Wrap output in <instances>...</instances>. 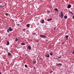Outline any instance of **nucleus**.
Instances as JSON below:
<instances>
[{
	"label": "nucleus",
	"instance_id": "nucleus-23",
	"mask_svg": "<svg viewBox=\"0 0 74 74\" xmlns=\"http://www.w3.org/2000/svg\"><path fill=\"white\" fill-rule=\"evenodd\" d=\"M37 26H39V23H37Z\"/></svg>",
	"mask_w": 74,
	"mask_h": 74
},
{
	"label": "nucleus",
	"instance_id": "nucleus-4",
	"mask_svg": "<svg viewBox=\"0 0 74 74\" xmlns=\"http://www.w3.org/2000/svg\"><path fill=\"white\" fill-rule=\"evenodd\" d=\"M45 56L47 58H49V54H46L45 55Z\"/></svg>",
	"mask_w": 74,
	"mask_h": 74
},
{
	"label": "nucleus",
	"instance_id": "nucleus-37",
	"mask_svg": "<svg viewBox=\"0 0 74 74\" xmlns=\"http://www.w3.org/2000/svg\"><path fill=\"white\" fill-rule=\"evenodd\" d=\"M64 18H65V16H64Z\"/></svg>",
	"mask_w": 74,
	"mask_h": 74
},
{
	"label": "nucleus",
	"instance_id": "nucleus-10",
	"mask_svg": "<svg viewBox=\"0 0 74 74\" xmlns=\"http://www.w3.org/2000/svg\"><path fill=\"white\" fill-rule=\"evenodd\" d=\"M54 10L55 11H57V12H58V11H59V10H58V9L56 8L54 9Z\"/></svg>",
	"mask_w": 74,
	"mask_h": 74
},
{
	"label": "nucleus",
	"instance_id": "nucleus-15",
	"mask_svg": "<svg viewBox=\"0 0 74 74\" xmlns=\"http://www.w3.org/2000/svg\"><path fill=\"white\" fill-rule=\"evenodd\" d=\"M28 48L29 50H30L31 49V47H30V46H28Z\"/></svg>",
	"mask_w": 74,
	"mask_h": 74
},
{
	"label": "nucleus",
	"instance_id": "nucleus-3",
	"mask_svg": "<svg viewBox=\"0 0 74 74\" xmlns=\"http://www.w3.org/2000/svg\"><path fill=\"white\" fill-rule=\"evenodd\" d=\"M63 12H61V13L60 16L62 18L63 17Z\"/></svg>",
	"mask_w": 74,
	"mask_h": 74
},
{
	"label": "nucleus",
	"instance_id": "nucleus-28",
	"mask_svg": "<svg viewBox=\"0 0 74 74\" xmlns=\"http://www.w3.org/2000/svg\"><path fill=\"white\" fill-rule=\"evenodd\" d=\"M54 30H56V27H54Z\"/></svg>",
	"mask_w": 74,
	"mask_h": 74
},
{
	"label": "nucleus",
	"instance_id": "nucleus-24",
	"mask_svg": "<svg viewBox=\"0 0 74 74\" xmlns=\"http://www.w3.org/2000/svg\"><path fill=\"white\" fill-rule=\"evenodd\" d=\"M61 58V56H60L58 58V59H60V58Z\"/></svg>",
	"mask_w": 74,
	"mask_h": 74
},
{
	"label": "nucleus",
	"instance_id": "nucleus-33",
	"mask_svg": "<svg viewBox=\"0 0 74 74\" xmlns=\"http://www.w3.org/2000/svg\"><path fill=\"white\" fill-rule=\"evenodd\" d=\"M2 7V6L1 5H0V7Z\"/></svg>",
	"mask_w": 74,
	"mask_h": 74
},
{
	"label": "nucleus",
	"instance_id": "nucleus-9",
	"mask_svg": "<svg viewBox=\"0 0 74 74\" xmlns=\"http://www.w3.org/2000/svg\"><path fill=\"white\" fill-rule=\"evenodd\" d=\"M26 26L27 27H30V24H28Z\"/></svg>",
	"mask_w": 74,
	"mask_h": 74
},
{
	"label": "nucleus",
	"instance_id": "nucleus-16",
	"mask_svg": "<svg viewBox=\"0 0 74 74\" xmlns=\"http://www.w3.org/2000/svg\"><path fill=\"white\" fill-rule=\"evenodd\" d=\"M21 45H25V43H21Z\"/></svg>",
	"mask_w": 74,
	"mask_h": 74
},
{
	"label": "nucleus",
	"instance_id": "nucleus-30",
	"mask_svg": "<svg viewBox=\"0 0 74 74\" xmlns=\"http://www.w3.org/2000/svg\"><path fill=\"white\" fill-rule=\"evenodd\" d=\"M72 53L74 54V50H73V51Z\"/></svg>",
	"mask_w": 74,
	"mask_h": 74
},
{
	"label": "nucleus",
	"instance_id": "nucleus-2",
	"mask_svg": "<svg viewBox=\"0 0 74 74\" xmlns=\"http://www.w3.org/2000/svg\"><path fill=\"white\" fill-rule=\"evenodd\" d=\"M40 37H41L42 38H46V36L44 35H40Z\"/></svg>",
	"mask_w": 74,
	"mask_h": 74
},
{
	"label": "nucleus",
	"instance_id": "nucleus-27",
	"mask_svg": "<svg viewBox=\"0 0 74 74\" xmlns=\"http://www.w3.org/2000/svg\"><path fill=\"white\" fill-rule=\"evenodd\" d=\"M48 39H46V41L48 42Z\"/></svg>",
	"mask_w": 74,
	"mask_h": 74
},
{
	"label": "nucleus",
	"instance_id": "nucleus-35",
	"mask_svg": "<svg viewBox=\"0 0 74 74\" xmlns=\"http://www.w3.org/2000/svg\"><path fill=\"white\" fill-rule=\"evenodd\" d=\"M52 71H51V73H52Z\"/></svg>",
	"mask_w": 74,
	"mask_h": 74
},
{
	"label": "nucleus",
	"instance_id": "nucleus-31",
	"mask_svg": "<svg viewBox=\"0 0 74 74\" xmlns=\"http://www.w3.org/2000/svg\"><path fill=\"white\" fill-rule=\"evenodd\" d=\"M11 20H12V21H13V22L14 21V20H12V19H11Z\"/></svg>",
	"mask_w": 74,
	"mask_h": 74
},
{
	"label": "nucleus",
	"instance_id": "nucleus-38",
	"mask_svg": "<svg viewBox=\"0 0 74 74\" xmlns=\"http://www.w3.org/2000/svg\"><path fill=\"white\" fill-rule=\"evenodd\" d=\"M0 39H1V37H0Z\"/></svg>",
	"mask_w": 74,
	"mask_h": 74
},
{
	"label": "nucleus",
	"instance_id": "nucleus-29",
	"mask_svg": "<svg viewBox=\"0 0 74 74\" xmlns=\"http://www.w3.org/2000/svg\"><path fill=\"white\" fill-rule=\"evenodd\" d=\"M72 18H73V19H74V15L73 16Z\"/></svg>",
	"mask_w": 74,
	"mask_h": 74
},
{
	"label": "nucleus",
	"instance_id": "nucleus-25",
	"mask_svg": "<svg viewBox=\"0 0 74 74\" xmlns=\"http://www.w3.org/2000/svg\"><path fill=\"white\" fill-rule=\"evenodd\" d=\"M36 33H33V35H36Z\"/></svg>",
	"mask_w": 74,
	"mask_h": 74
},
{
	"label": "nucleus",
	"instance_id": "nucleus-34",
	"mask_svg": "<svg viewBox=\"0 0 74 74\" xmlns=\"http://www.w3.org/2000/svg\"><path fill=\"white\" fill-rule=\"evenodd\" d=\"M17 25H19V24H17Z\"/></svg>",
	"mask_w": 74,
	"mask_h": 74
},
{
	"label": "nucleus",
	"instance_id": "nucleus-11",
	"mask_svg": "<svg viewBox=\"0 0 74 74\" xmlns=\"http://www.w3.org/2000/svg\"><path fill=\"white\" fill-rule=\"evenodd\" d=\"M7 41V45H8L10 44V42H9L8 41Z\"/></svg>",
	"mask_w": 74,
	"mask_h": 74
},
{
	"label": "nucleus",
	"instance_id": "nucleus-20",
	"mask_svg": "<svg viewBox=\"0 0 74 74\" xmlns=\"http://www.w3.org/2000/svg\"><path fill=\"white\" fill-rule=\"evenodd\" d=\"M52 55H53V54L52 53H50V55H51V56H52Z\"/></svg>",
	"mask_w": 74,
	"mask_h": 74
},
{
	"label": "nucleus",
	"instance_id": "nucleus-8",
	"mask_svg": "<svg viewBox=\"0 0 74 74\" xmlns=\"http://www.w3.org/2000/svg\"><path fill=\"white\" fill-rule=\"evenodd\" d=\"M51 20H52V18H51L50 19H48L47 20V21H51Z\"/></svg>",
	"mask_w": 74,
	"mask_h": 74
},
{
	"label": "nucleus",
	"instance_id": "nucleus-14",
	"mask_svg": "<svg viewBox=\"0 0 74 74\" xmlns=\"http://www.w3.org/2000/svg\"><path fill=\"white\" fill-rule=\"evenodd\" d=\"M59 65H60V66H62V64H61V63H59L58 64H57V66H58Z\"/></svg>",
	"mask_w": 74,
	"mask_h": 74
},
{
	"label": "nucleus",
	"instance_id": "nucleus-32",
	"mask_svg": "<svg viewBox=\"0 0 74 74\" xmlns=\"http://www.w3.org/2000/svg\"><path fill=\"white\" fill-rule=\"evenodd\" d=\"M34 69H36V67H34Z\"/></svg>",
	"mask_w": 74,
	"mask_h": 74
},
{
	"label": "nucleus",
	"instance_id": "nucleus-21",
	"mask_svg": "<svg viewBox=\"0 0 74 74\" xmlns=\"http://www.w3.org/2000/svg\"><path fill=\"white\" fill-rule=\"evenodd\" d=\"M36 62H36V61H35L34 62V64H36Z\"/></svg>",
	"mask_w": 74,
	"mask_h": 74
},
{
	"label": "nucleus",
	"instance_id": "nucleus-22",
	"mask_svg": "<svg viewBox=\"0 0 74 74\" xmlns=\"http://www.w3.org/2000/svg\"><path fill=\"white\" fill-rule=\"evenodd\" d=\"M25 67H27V65L26 64L25 65Z\"/></svg>",
	"mask_w": 74,
	"mask_h": 74
},
{
	"label": "nucleus",
	"instance_id": "nucleus-13",
	"mask_svg": "<svg viewBox=\"0 0 74 74\" xmlns=\"http://www.w3.org/2000/svg\"><path fill=\"white\" fill-rule=\"evenodd\" d=\"M42 22H41L42 23H44V20H42Z\"/></svg>",
	"mask_w": 74,
	"mask_h": 74
},
{
	"label": "nucleus",
	"instance_id": "nucleus-7",
	"mask_svg": "<svg viewBox=\"0 0 74 74\" xmlns=\"http://www.w3.org/2000/svg\"><path fill=\"white\" fill-rule=\"evenodd\" d=\"M18 40H19V38H18V37L16 38V40H15V41H18Z\"/></svg>",
	"mask_w": 74,
	"mask_h": 74
},
{
	"label": "nucleus",
	"instance_id": "nucleus-36",
	"mask_svg": "<svg viewBox=\"0 0 74 74\" xmlns=\"http://www.w3.org/2000/svg\"><path fill=\"white\" fill-rule=\"evenodd\" d=\"M0 74H1V72H0Z\"/></svg>",
	"mask_w": 74,
	"mask_h": 74
},
{
	"label": "nucleus",
	"instance_id": "nucleus-6",
	"mask_svg": "<svg viewBox=\"0 0 74 74\" xmlns=\"http://www.w3.org/2000/svg\"><path fill=\"white\" fill-rule=\"evenodd\" d=\"M65 37L66 38V40H68V38H69V35H66Z\"/></svg>",
	"mask_w": 74,
	"mask_h": 74
},
{
	"label": "nucleus",
	"instance_id": "nucleus-12",
	"mask_svg": "<svg viewBox=\"0 0 74 74\" xmlns=\"http://www.w3.org/2000/svg\"><path fill=\"white\" fill-rule=\"evenodd\" d=\"M8 56H11V53H10V52H8Z\"/></svg>",
	"mask_w": 74,
	"mask_h": 74
},
{
	"label": "nucleus",
	"instance_id": "nucleus-26",
	"mask_svg": "<svg viewBox=\"0 0 74 74\" xmlns=\"http://www.w3.org/2000/svg\"><path fill=\"white\" fill-rule=\"evenodd\" d=\"M62 44H64V42H62Z\"/></svg>",
	"mask_w": 74,
	"mask_h": 74
},
{
	"label": "nucleus",
	"instance_id": "nucleus-19",
	"mask_svg": "<svg viewBox=\"0 0 74 74\" xmlns=\"http://www.w3.org/2000/svg\"><path fill=\"white\" fill-rule=\"evenodd\" d=\"M67 16H65V19H67Z\"/></svg>",
	"mask_w": 74,
	"mask_h": 74
},
{
	"label": "nucleus",
	"instance_id": "nucleus-18",
	"mask_svg": "<svg viewBox=\"0 0 74 74\" xmlns=\"http://www.w3.org/2000/svg\"><path fill=\"white\" fill-rule=\"evenodd\" d=\"M5 15L6 16H8V13H5Z\"/></svg>",
	"mask_w": 74,
	"mask_h": 74
},
{
	"label": "nucleus",
	"instance_id": "nucleus-1",
	"mask_svg": "<svg viewBox=\"0 0 74 74\" xmlns=\"http://www.w3.org/2000/svg\"><path fill=\"white\" fill-rule=\"evenodd\" d=\"M13 30V29H12L10 27H9L8 29L7 30V33H9V31L11 32Z\"/></svg>",
	"mask_w": 74,
	"mask_h": 74
},
{
	"label": "nucleus",
	"instance_id": "nucleus-17",
	"mask_svg": "<svg viewBox=\"0 0 74 74\" xmlns=\"http://www.w3.org/2000/svg\"><path fill=\"white\" fill-rule=\"evenodd\" d=\"M69 12L70 14H71L72 15H73V12H72L70 11Z\"/></svg>",
	"mask_w": 74,
	"mask_h": 74
},
{
	"label": "nucleus",
	"instance_id": "nucleus-5",
	"mask_svg": "<svg viewBox=\"0 0 74 74\" xmlns=\"http://www.w3.org/2000/svg\"><path fill=\"white\" fill-rule=\"evenodd\" d=\"M71 5H68V7H67V8H71Z\"/></svg>",
	"mask_w": 74,
	"mask_h": 74
}]
</instances>
